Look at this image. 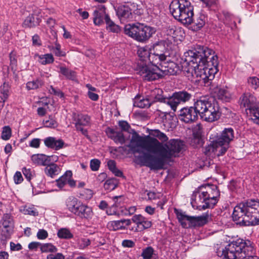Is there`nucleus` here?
Masks as SVG:
<instances>
[{"label": "nucleus", "instance_id": "680f3d73", "mask_svg": "<svg viewBox=\"0 0 259 259\" xmlns=\"http://www.w3.org/2000/svg\"><path fill=\"white\" fill-rule=\"evenodd\" d=\"M122 245L123 247L132 248L135 246V242L128 239H125L122 241Z\"/></svg>", "mask_w": 259, "mask_h": 259}, {"label": "nucleus", "instance_id": "72a5a7b5", "mask_svg": "<svg viewBox=\"0 0 259 259\" xmlns=\"http://www.w3.org/2000/svg\"><path fill=\"white\" fill-rule=\"evenodd\" d=\"M61 172L60 167L57 164L52 163L47 165L45 168V172L48 176L53 178Z\"/></svg>", "mask_w": 259, "mask_h": 259}, {"label": "nucleus", "instance_id": "473e14b6", "mask_svg": "<svg viewBox=\"0 0 259 259\" xmlns=\"http://www.w3.org/2000/svg\"><path fill=\"white\" fill-rule=\"evenodd\" d=\"M32 160L38 164L46 165L51 164V159L49 156L44 154L33 155L32 157Z\"/></svg>", "mask_w": 259, "mask_h": 259}, {"label": "nucleus", "instance_id": "c03bdc74", "mask_svg": "<svg viewBox=\"0 0 259 259\" xmlns=\"http://www.w3.org/2000/svg\"><path fill=\"white\" fill-rule=\"evenodd\" d=\"M40 248L42 252H56L58 250L57 247L51 243L41 244Z\"/></svg>", "mask_w": 259, "mask_h": 259}, {"label": "nucleus", "instance_id": "7c9ffc66", "mask_svg": "<svg viewBox=\"0 0 259 259\" xmlns=\"http://www.w3.org/2000/svg\"><path fill=\"white\" fill-rule=\"evenodd\" d=\"M162 93L163 91L162 90L155 89L152 92V94L150 97V99L152 101H153V103L156 102H163L168 105L167 101L169 100V98L164 97L162 95Z\"/></svg>", "mask_w": 259, "mask_h": 259}, {"label": "nucleus", "instance_id": "09e8293b", "mask_svg": "<svg viewBox=\"0 0 259 259\" xmlns=\"http://www.w3.org/2000/svg\"><path fill=\"white\" fill-rule=\"evenodd\" d=\"M253 122L259 125V104L250 111Z\"/></svg>", "mask_w": 259, "mask_h": 259}, {"label": "nucleus", "instance_id": "ddd939ff", "mask_svg": "<svg viewBox=\"0 0 259 259\" xmlns=\"http://www.w3.org/2000/svg\"><path fill=\"white\" fill-rule=\"evenodd\" d=\"M200 187L196 189L193 193L191 197V205L194 209L199 210H204L206 208H211L210 207H206L207 206V200L205 199L206 195Z\"/></svg>", "mask_w": 259, "mask_h": 259}, {"label": "nucleus", "instance_id": "a19ab883", "mask_svg": "<svg viewBox=\"0 0 259 259\" xmlns=\"http://www.w3.org/2000/svg\"><path fill=\"white\" fill-rule=\"evenodd\" d=\"M20 210L24 214L33 217L38 215V211L33 205H25L21 208Z\"/></svg>", "mask_w": 259, "mask_h": 259}, {"label": "nucleus", "instance_id": "5fc2aeb1", "mask_svg": "<svg viewBox=\"0 0 259 259\" xmlns=\"http://www.w3.org/2000/svg\"><path fill=\"white\" fill-rule=\"evenodd\" d=\"M22 172L25 176V178L28 181H30L34 174V171L30 168L24 167L22 169Z\"/></svg>", "mask_w": 259, "mask_h": 259}, {"label": "nucleus", "instance_id": "9b49d317", "mask_svg": "<svg viewBox=\"0 0 259 259\" xmlns=\"http://www.w3.org/2000/svg\"><path fill=\"white\" fill-rule=\"evenodd\" d=\"M234 139V131L231 127L225 128L215 137V144L221 146L220 150L222 153H226L230 144Z\"/></svg>", "mask_w": 259, "mask_h": 259}, {"label": "nucleus", "instance_id": "bf43d9fd", "mask_svg": "<svg viewBox=\"0 0 259 259\" xmlns=\"http://www.w3.org/2000/svg\"><path fill=\"white\" fill-rule=\"evenodd\" d=\"M106 213L108 215H118L119 212L117 211V207L111 205L110 207L107 208L106 210Z\"/></svg>", "mask_w": 259, "mask_h": 259}, {"label": "nucleus", "instance_id": "4c0bfd02", "mask_svg": "<svg viewBox=\"0 0 259 259\" xmlns=\"http://www.w3.org/2000/svg\"><path fill=\"white\" fill-rule=\"evenodd\" d=\"M72 172L70 170L66 171L59 179L56 181V185L60 188H63L72 177Z\"/></svg>", "mask_w": 259, "mask_h": 259}, {"label": "nucleus", "instance_id": "58836bf2", "mask_svg": "<svg viewBox=\"0 0 259 259\" xmlns=\"http://www.w3.org/2000/svg\"><path fill=\"white\" fill-rule=\"evenodd\" d=\"M197 126L198 127L199 131L196 133L193 131V138L191 141V144L195 147H199L203 145V141L201 136V132L199 130L200 126L197 125Z\"/></svg>", "mask_w": 259, "mask_h": 259}, {"label": "nucleus", "instance_id": "774afa93", "mask_svg": "<svg viewBox=\"0 0 259 259\" xmlns=\"http://www.w3.org/2000/svg\"><path fill=\"white\" fill-rule=\"evenodd\" d=\"M47 259H65V256L61 253L50 254L47 255Z\"/></svg>", "mask_w": 259, "mask_h": 259}, {"label": "nucleus", "instance_id": "052dcab7", "mask_svg": "<svg viewBox=\"0 0 259 259\" xmlns=\"http://www.w3.org/2000/svg\"><path fill=\"white\" fill-rule=\"evenodd\" d=\"M118 125L121 129L122 131L128 132L131 128V126L128 123L124 120L119 121L118 122Z\"/></svg>", "mask_w": 259, "mask_h": 259}, {"label": "nucleus", "instance_id": "39448f33", "mask_svg": "<svg viewBox=\"0 0 259 259\" xmlns=\"http://www.w3.org/2000/svg\"><path fill=\"white\" fill-rule=\"evenodd\" d=\"M233 220L244 226L259 224V200L250 199L242 202L234 208Z\"/></svg>", "mask_w": 259, "mask_h": 259}, {"label": "nucleus", "instance_id": "6ab92c4d", "mask_svg": "<svg viewBox=\"0 0 259 259\" xmlns=\"http://www.w3.org/2000/svg\"><path fill=\"white\" fill-rule=\"evenodd\" d=\"M1 224L3 226L2 231L4 232V235L6 237L9 236L14 226L12 216L9 213L4 214L1 221Z\"/></svg>", "mask_w": 259, "mask_h": 259}, {"label": "nucleus", "instance_id": "a18cd8bd", "mask_svg": "<svg viewBox=\"0 0 259 259\" xmlns=\"http://www.w3.org/2000/svg\"><path fill=\"white\" fill-rule=\"evenodd\" d=\"M60 72L69 79L73 80L76 76V74L74 71L64 67L60 68Z\"/></svg>", "mask_w": 259, "mask_h": 259}, {"label": "nucleus", "instance_id": "13d9d810", "mask_svg": "<svg viewBox=\"0 0 259 259\" xmlns=\"http://www.w3.org/2000/svg\"><path fill=\"white\" fill-rule=\"evenodd\" d=\"M10 66L12 70L16 69L17 61L16 58V54L13 52H11L9 55Z\"/></svg>", "mask_w": 259, "mask_h": 259}, {"label": "nucleus", "instance_id": "8fccbe9b", "mask_svg": "<svg viewBox=\"0 0 259 259\" xmlns=\"http://www.w3.org/2000/svg\"><path fill=\"white\" fill-rule=\"evenodd\" d=\"M12 136V130L9 126H5L3 127L1 138L3 140H8Z\"/></svg>", "mask_w": 259, "mask_h": 259}, {"label": "nucleus", "instance_id": "f704fd0d", "mask_svg": "<svg viewBox=\"0 0 259 259\" xmlns=\"http://www.w3.org/2000/svg\"><path fill=\"white\" fill-rule=\"evenodd\" d=\"M150 137L156 139L162 144L167 142L168 140V138L166 134L159 130H152L150 133Z\"/></svg>", "mask_w": 259, "mask_h": 259}, {"label": "nucleus", "instance_id": "338daca9", "mask_svg": "<svg viewBox=\"0 0 259 259\" xmlns=\"http://www.w3.org/2000/svg\"><path fill=\"white\" fill-rule=\"evenodd\" d=\"M14 180L16 184H20L23 180L21 173L20 171H17L14 176Z\"/></svg>", "mask_w": 259, "mask_h": 259}, {"label": "nucleus", "instance_id": "cd10ccee", "mask_svg": "<svg viewBox=\"0 0 259 259\" xmlns=\"http://www.w3.org/2000/svg\"><path fill=\"white\" fill-rule=\"evenodd\" d=\"M153 103L150 98H145L141 96H136L134 100V106L141 108H149Z\"/></svg>", "mask_w": 259, "mask_h": 259}, {"label": "nucleus", "instance_id": "f3484780", "mask_svg": "<svg viewBox=\"0 0 259 259\" xmlns=\"http://www.w3.org/2000/svg\"><path fill=\"white\" fill-rule=\"evenodd\" d=\"M239 102L241 106L246 108L249 111L259 104L255 97L250 93L243 94L240 98Z\"/></svg>", "mask_w": 259, "mask_h": 259}, {"label": "nucleus", "instance_id": "dca6fc26", "mask_svg": "<svg viewBox=\"0 0 259 259\" xmlns=\"http://www.w3.org/2000/svg\"><path fill=\"white\" fill-rule=\"evenodd\" d=\"M196 101L193 107H184L180 111L179 118L185 123H191L198 118L199 111L196 109Z\"/></svg>", "mask_w": 259, "mask_h": 259}, {"label": "nucleus", "instance_id": "c756f323", "mask_svg": "<svg viewBox=\"0 0 259 259\" xmlns=\"http://www.w3.org/2000/svg\"><path fill=\"white\" fill-rule=\"evenodd\" d=\"M66 206L68 209L74 214H75L82 202L75 197H71L66 200Z\"/></svg>", "mask_w": 259, "mask_h": 259}, {"label": "nucleus", "instance_id": "412c9836", "mask_svg": "<svg viewBox=\"0 0 259 259\" xmlns=\"http://www.w3.org/2000/svg\"><path fill=\"white\" fill-rule=\"evenodd\" d=\"M116 11V14L120 20H125L132 18V10L128 4L119 6Z\"/></svg>", "mask_w": 259, "mask_h": 259}, {"label": "nucleus", "instance_id": "864d4df0", "mask_svg": "<svg viewBox=\"0 0 259 259\" xmlns=\"http://www.w3.org/2000/svg\"><path fill=\"white\" fill-rule=\"evenodd\" d=\"M43 124L45 127L51 128H55L58 125L57 121L51 117L48 119L44 120Z\"/></svg>", "mask_w": 259, "mask_h": 259}, {"label": "nucleus", "instance_id": "37998d69", "mask_svg": "<svg viewBox=\"0 0 259 259\" xmlns=\"http://www.w3.org/2000/svg\"><path fill=\"white\" fill-rule=\"evenodd\" d=\"M206 17L204 15H200L196 19H193L192 23H194V29L198 30L202 28L205 24Z\"/></svg>", "mask_w": 259, "mask_h": 259}, {"label": "nucleus", "instance_id": "f257e3e1", "mask_svg": "<svg viewBox=\"0 0 259 259\" xmlns=\"http://www.w3.org/2000/svg\"><path fill=\"white\" fill-rule=\"evenodd\" d=\"M183 146V143L178 140L171 139L162 144L149 135L142 137L136 132L133 134L127 146L133 153H140L142 149L146 151L147 153L139 156V159L143 165L153 170L162 169L164 160L176 156Z\"/></svg>", "mask_w": 259, "mask_h": 259}, {"label": "nucleus", "instance_id": "aec40b11", "mask_svg": "<svg viewBox=\"0 0 259 259\" xmlns=\"http://www.w3.org/2000/svg\"><path fill=\"white\" fill-rule=\"evenodd\" d=\"M131 224V221L130 219H122L118 221H110L107 224V228L112 231L119 230H125L127 227Z\"/></svg>", "mask_w": 259, "mask_h": 259}, {"label": "nucleus", "instance_id": "2f4dec72", "mask_svg": "<svg viewBox=\"0 0 259 259\" xmlns=\"http://www.w3.org/2000/svg\"><path fill=\"white\" fill-rule=\"evenodd\" d=\"M40 22V19L35 14H32L27 16L23 22V26L25 27H33L38 25Z\"/></svg>", "mask_w": 259, "mask_h": 259}, {"label": "nucleus", "instance_id": "ea45409f", "mask_svg": "<svg viewBox=\"0 0 259 259\" xmlns=\"http://www.w3.org/2000/svg\"><path fill=\"white\" fill-rule=\"evenodd\" d=\"M105 22L106 24V28L110 31L114 33H118L120 31V27L113 22L109 16H106Z\"/></svg>", "mask_w": 259, "mask_h": 259}, {"label": "nucleus", "instance_id": "4468645a", "mask_svg": "<svg viewBox=\"0 0 259 259\" xmlns=\"http://www.w3.org/2000/svg\"><path fill=\"white\" fill-rule=\"evenodd\" d=\"M192 97L191 94L186 91H180L173 94L172 96L169 98L167 102L168 106L171 109L175 112L178 106L181 103H185L190 100Z\"/></svg>", "mask_w": 259, "mask_h": 259}, {"label": "nucleus", "instance_id": "20e7f679", "mask_svg": "<svg viewBox=\"0 0 259 259\" xmlns=\"http://www.w3.org/2000/svg\"><path fill=\"white\" fill-rule=\"evenodd\" d=\"M254 245L250 240L238 239L229 243L225 248L218 249V256L223 259H259L253 254Z\"/></svg>", "mask_w": 259, "mask_h": 259}, {"label": "nucleus", "instance_id": "79ce46f5", "mask_svg": "<svg viewBox=\"0 0 259 259\" xmlns=\"http://www.w3.org/2000/svg\"><path fill=\"white\" fill-rule=\"evenodd\" d=\"M152 247H147L144 249L142 253L143 259H156V255Z\"/></svg>", "mask_w": 259, "mask_h": 259}, {"label": "nucleus", "instance_id": "6e6d98bb", "mask_svg": "<svg viewBox=\"0 0 259 259\" xmlns=\"http://www.w3.org/2000/svg\"><path fill=\"white\" fill-rule=\"evenodd\" d=\"M52 51L58 57L65 56V53L61 51V46L59 44L56 43Z\"/></svg>", "mask_w": 259, "mask_h": 259}, {"label": "nucleus", "instance_id": "0e129e2a", "mask_svg": "<svg viewBox=\"0 0 259 259\" xmlns=\"http://www.w3.org/2000/svg\"><path fill=\"white\" fill-rule=\"evenodd\" d=\"M40 144V139L38 138H34L30 141L29 146L32 148H38Z\"/></svg>", "mask_w": 259, "mask_h": 259}, {"label": "nucleus", "instance_id": "c9c22d12", "mask_svg": "<svg viewBox=\"0 0 259 259\" xmlns=\"http://www.w3.org/2000/svg\"><path fill=\"white\" fill-rule=\"evenodd\" d=\"M35 58L37 59L38 62L42 65H46L52 63L54 62V57L51 54L45 55H35Z\"/></svg>", "mask_w": 259, "mask_h": 259}, {"label": "nucleus", "instance_id": "423d86ee", "mask_svg": "<svg viewBox=\"0 0 259 259\" xmlns=\"http://www.w3.org/2000/svg\"><path fill=\"white\" fill-rule=\"evenodd\" d=\"M169 11L175 19L184 24H191L193 21V7L187 0L172 1L169 5Z\"/></svg>", "mask_w": 259, "mask_h": 259}, {"label": "nucleus", "instance_id": "4d7b16f0", "mask_svg": "<svg viewBox=\"0 0 259 259\" xmlns=\"http://www.w3.org/2000/svg\"><path fill=\"white\" fill-rule=\"evenodd\" d=\"M101 162L98 159H92L90 161V167L93 171H97L100 166Z\"/></svg>", "mask_w": 259, "mask_h": 259}, {"label": "nucleus", "instance_id": "49530a36", "mask_svg": "<svg viewBox=\"0 0 259 259\" xmlns=\"http://www.w3.org/2000/svg\"><path fill=\"white\" fill-rule=\"evenodd\" d=\"M90 244V240L87 238H81L77 241V246L79 249H84Z\"/></svg>", "mask_w": 259, "mask_h": 259}, {"label": "nucleus", "instance_id": "3c124183", "mask_svg": "<svg viewBox=\"0 0 259 259\" xmlns=\"http://www.w3.org/2000/svg\"><path fill=\"white\" fill-rule=\"evenodd\" d=\"M116 186V181L114 179H108L106 181L104 184L105 190L111 191L114 190Z\"/></svg>", "mask_w": 259, "mask_h": 259}, {"label": "nucleus", "instance_id": "a878e982", "mask_svg": "<svg viewBox=\"0 0 259 259\" xmlns=\"http://www.w3.org/2000/svg\"><path fill=\"white\" fill-rule=\"evenodd\" d=\"M214 96L223 102H229L231 96L229 91L224 88L217 87L213 90Z\"/></svg>", "mask_w": 259, "mask_h": 259}, {"label": "nucleus", "instance_id": "6e6552de", "mask_svg": "<svg viewBox=\"0 0 259 259\" xmlns=\"http://www.w3.org/2000/svg\"><path fill=\"white\" fill-rule=\"evenodd\" d=\"M124 31L125 34L134 39L143 42L148 40L155 32L154 28L136 23L128 24L125 25Z\"/></svg>", "mask_w": 259, "mask_h": 259}, {"label": "nucleus", "instance_id": "603ef678", "mask_svg": "<svg viewBox=\"0 0 259 259\" xmlns=\"http://www.w3.org/2000/svg\"><path fill=\"white\" fill-rule=\"evenodd\" d=\"M248 85L256 90L259 87V78L255 76L250 77L248 79Z\"/></svg>", "mask_w": 259, "mask_h": 259}, {"label": "nucleus", "instance_id": "f8f14e48", "mask_svg": "<svg viewBox=\"0 0 259 259\" xmlns=\"http://www.w3.org/2000/svg\"><path fill=\"white\" fill-rule=\"evenodd\" d=\"M202 193L204 194L205 199L207 200L206 207H213L218 202V198L220 196V191L216 185H207L200 186Z\"/></svg>", "mask_w": 259, "mask_h": 259}, {"label": "nucleus", "instance_id": "7ed1b4c3", "mask_svg": "<svg viewBox=\"0 0 259 259\" xmlns=\"http://www.w3.org/2000/svg\"><path fill=\"white\" fill-rule=\"evenodd\" d=\"M153 67L149 70L146 66L139 67L142 78L148 81L159 79L164 75H176L179 67L174 62L167 61V56L162 52H156L151 57Z\"/></svg>", "mask_w": 259, "mask_h": 259}, {"label": "nucleus", "instance_id": "de8ad7c7", "mask_svg": "<svg viewBox=\"0 0 259 259\" xmlns=\"http://www.w3.org/2000/svg\"><path fill=\"white\" fill-rule=\"evenodd\" d=\"M57 235L61 239H70L73 237L70 231L66 228L60 229L57 233Z\"/></svg>", "mask_w": 259, "mask_h": 259}, {"label": "nucleus", "instance_id": "393cba45", "mask_svg": "<svg viewBox=\"0 0 259 259\" xmlns=\"http://www.w3.org/2000/svg\"><path fill=\"white\" fill-rule=\"evenodd\" d=\"M49 77V75L48 73L41 74L40 77H38L32 81H28L26 83V89L28 90H36L42 88L44 85V81L42 79V77Z\"/></svg>", "mask_w": 259, "mask_h": 259}, {"label": "nucleus", "instance_id": "9d476101", "mask_svg": "<svg viewBox=\"0 0 259 259\" xmlns=\"http://www.w3.org/2000/svg\"><path fill=\"white\" fill-rule=\"evenodd\" d=\"M156 52H160L157 48L155 49V52L153 53L150 52V48L148 46L139 48L137 54L140 58L137 63V65L136 68L137 73L142 76L139 70V67L141 66H146L149 68V70H152L153 67L152 65V61L151 59L152 56Z\"/></svg>", "mask_w": 259, "mask_h": 259}, {"label": "nucleus", "instance_id": "f03ea898", "mask_svg": "<svg viewBox=\"0 0 259 259\" xmlns=\"http://www.w3.org/2000/svg\"><path fill=\"white\" fill-rule=\"evenodd\" d=\"M185 61L194 65L189 67L187 77L193 82L207 86L218 72V56L211 49L203 46H197L184 54Z\"/></svg>", "mask_w": 259, "mask_h": 259}, {"label": "nucleus", "instance_id": "0eeeda50", "mask_svg": "<svg viewBox=\"0 0 259 259\" xmlns=\"http://www.w3.org/2000/svg\"><path fill=\"white\" fill-rule=\"evenodd\" d=\"M196 109L201 119L208 122H213L221 116L220 107L212 98H201L196 101Z\"/></svg>", "mask_w": 259, "mask_h": 259}, {"label": "nucleus", "instance_id": "c85d7f7f", "mask_svg": "<svg viewBox=\"0 0 259 259\" xmlns=\"http://www.w3.org/2000/svg\"><path fill=\"white\" fill-rule=\"evenodd\" d=\"M221 146L215 144V140L214 139L210 145L206 146L204 153L206 155H210L213 153L214 154L219 156L224 155L225 153H222L220 150Z\"/></svg>", "mask_w": 259, "mask_h": 259}, {"label": "nucleus", "instance_id": "4be33fe9", "mask_svg": "<svg viewBox=\"0 0 259 259\" xmlns=\"http://www.w3.org/2000/svg\"><path fill=\"white\" fill-rule=\"evenodd\" d=\"M106 133L110 138L112 139L116 144L122 145L125 142V138L121 131H116L110 127H107L106 130Z\"/></svg>", "mask_w": 259, "mask_h": 259}, {"label": "nucleus", "instance_id": "b1692460", "mask_svg": "<svg viewBox=\"0 0 259 259\" xmlns=\"http://www.w3.org/2000/svg\"><path fill=\"white\" fill-rule=\"evenodd\" d=\"M44 144L49 148L58 150L62 148L64 145V142L61 139H57L52 137H49L44 140Z\"/></svg>", "mask_w": 259, "mask_h": 259}, {"label": "nucleus", "instance_id": "e2e57ef3", "mask_svg": "<svg viewBox=\"0 0 259 259\" xmlns=\"http://www.w3.org/2000/svg\"><path fill=\"white\" fill-rule=\"evenodd\" d=\"M48 236V233L47 231L44 229H40L37 233V237L40 240H44Z\"/></svg>", "mask_w": 259, "mask_h": 259}, {"label": "nucleus", "instance_id": "e433bc0d", "mask_svg": "<svg viewBox=\"0 0 259 259\" xmlns=\"http://www.w3.org/2000/svg\"><path fill=\"white\" fill-rule=\"evenodd\" d=\"M9 83L6 82H4L3 84L0 87V98L2 100L0 101V102H2L3 104H5L9 96Z\"/></svg>", "mask_w": 259, "mask_h": 259}, {"label": "nucleus", "instance_id": "5701e85b", "mask_svg": "<svg viewBox=\"0 0 259 259\" xmlns=\"http://www.w3.org/2000/svg\"><path fill=\"white\" fill-rule=\"evenodd\" d=\"M81 219L89 220L93 216L92 208L82 203L75 214Z\"/></svg>", "mask_w": 259, "mask_h": 259}, {"label": "nucleus", "instance_id": "1a4fd4ad", "mask_svg": "<svg viewBox=\"0 0 259 259\" xmlns=\"http://www.w3.org/2000/svg\"><path fill=\"white\" fill-rule=\"evenodd\" d=\"M175 212L179 222L184 228L191 225L203 226L211 219V215L208 211L198 217L187 215L185 212L177 209H175Z\"/></svg>", "mask_w": 259, "mask_h": 259}, {"label": "nucleus", "instance_id": "69168bd1", "mask_svg": "<svg viewBox=\"0 0 259 259\" xmlns=\"http://www.w3.org/2000/svg\"><path fill=\"white\" fill-rule=\"evenodd\" d=\"M49 92L51 94H54L60 98L64 97V94L62 91H61L60 90H57L55 89L52 86H51L50 89H49Z\"/></svg>", "mask_w": 259, "mask_h": 259}, {"label": "nucleus", "instance_id": "a211bd4d", "mask_svg": "<svg viewBox=\"0 0 259 259\" xmlns=\"http://www.w3.org/2000/svg\"><path fill=\"white\" fill-rule=\"evenodd\" d=\"M131 221L137 225V227L135 229L134 228L130 229L131 230L135 232L138 231L139 229L144 230L150 228L152 226L151 222L148 220L141 214L134 215Z\"/></svg>", "mask_w": 259, "mask_h": 259}, {"label": "nucleus", "instance_id": "bb28decb", "mask_svg": "<svg viewBox=\"0 0 259 259\" xmlns=\"http://www.w3.org/2000/svg\"><path fill=\"white\" fill-rule=\"evenodd\" d=\"M106 16H108L106 14L105 8L102 7L96 9L94 11V23L96 25H100L103 23V19L105 20Z\"/></svg>", "mask_w": 259, "mask_h": 259}, {"label": "nucleus", "instance_id": "2eb2a0df", "mask_svg": "<svg viewBox=\"0 0 259 259\" xmlns=\"http://www.w3.org/2000/svg\"><path fill=\"white\" fill-rule=\"evenodd\" d=\"M73 118L75 121V127L76 131L81 132L83 135L88 136V131L84 128L83 126L90 125V117L87 114L74 113L73 114Z\"/></svg>", "mask_w": 259, "mask_h": 259}]
</instances>
